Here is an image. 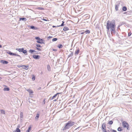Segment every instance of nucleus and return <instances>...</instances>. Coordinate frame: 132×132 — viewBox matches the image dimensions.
Returning <instances> with one entry per match:
<instances>
[{"instance_id": "a211bd4d", "label": "nucleus", "mask_w": 132, "mask_h": 132, "mask_svg": "<svg viewBox=\"0 0 132 132\" xmlns=\"http://www.w3.org/2000/svg\"><path fill=\"white\" fill-rule=\"evenodd\" d=\"M63 46L62 44H60L57 46V47H59V48H62Z\"/></svg>"}, {"instance_id": "e433bc0d", "label": "nucleus", "mask_w": 132, "mask_h": 132, "mask_svg": "<svg viewBox=\"0 0 132 132\" xmlns=\"http://www.w3.org/2000/svg\"><path fill=\"white\" fill-rule=\"evenodd\" d=\"M131 32L130 31V32L128 33V36H130V35H131Z\"/></svg>"}, {"instance_id": "f8f14e48", "label": "nucleus", "mask_w": 132, "mask_h": 132, "mask_svg": "<svg viewBox=\"0 0 132 132\" xmlns=\"http://www.w3.org/2000/svg\"><path fill=\"white\" fill-rule=\"evenodd\" d=\"M27 90L29 93L30 94H32L33 93V92L32 90L30 89H27Z\"/></svg>"}, {"instance_id": "9d476101", "label": "nucleus", "mask_w": 132, "mask_h": 132, "mask_svg": "<svg viewBox=\"0 0 132 132\" xmlns=\"http://www.w3.org/2000/svg\"><path fill=\"white\" fill-rule=\"evenodd\" d=\"M23 68L25 70H27L29 68L28 65H23Z\"/></svg>"}, {"instance_id": "7c9ffc66", "label": "nucleus", "mask_w": 132, "mask_h": 132, "mask_svg": "<svg viewBox=\"0 0 132 132\" xmlns=\"http://www.w3.org/2000/svg\"><path fill=\"white\" fill-rule=\"evenodd\" d=\"M20 20H24L25 21L27 20V19L25 18H20Z\"/></svg>"}, {"instance_id": "2eb2a0df", "label": "nucleus", "mask_w": 132, "mask_h": 132, "mask_svg": "<svg viewBox=\"0 0 132 132\" xmlns=\"http://www.w3.org/2000/svg\"><path fill=\"white\" fill-rule=\"evenodd\" d=\"M60 93H57L56 94H55L54 96H53L51 97V99L52 100L58 94H60Z\"/></svg>"}, {"instance_id": "1a4fd4ad", "label": "nucleus", "mask_w": 132, "mask_h": 132, "mask_svg": "<svg viewBox=\"0 0 132 132\" xmlns=\"http://www.w3.org/2000/svg\"><path fill=\"white\" fill-rule=\"evenodd\" d=\"M33 57L34 59H39L40 57V56L38 55H34L33 56Z\"/></svg>"}, {"instance_id": "5701e85b", "label": "nucleus", "mask_w": 132, "mask_h": 132, "mask_svg": "<svg viewBox=\"0 0 132 132\" xmlns=\"http://www.w3.org/2000/svg\"><path fill=\"white\" fill-rule=\"evenodd\" d=\"M127 9V8L126 7L124 6L123 7L122 10L124 11H126Z\"/></svg>"}, {"instance_id": "ddd939ff", "label": "nucleus", "mask_w": 132, "mask_h": 132, "mask_svg": "<svg viewBox=\"0 0 132 132\" xmlns=\"http://www.w3.org/2000/svg\"><path fill=\"white\" fill-rule=\"evenodd\" d=\"M80 51V50L79 48H78L77 50L75 51V54L76 55H78Z\"/></svg>"}, {"instance_id": "f03ea898", "label": "nucleus", "mask_w": 132, "mask_h": 132, "mask_svg": "<svg viewBox=\"0 0 132 132\" xmlns=\"http://www.w3.org/2000/svg\"><path fill=\"white\" fill-rule=\"evenodd\" d=\"M75 122L71 121H69L67 123L65 124V126L64 127L63 130H66L69 129L70 127L72 126L75 124Z\"/></svg>"}, {"instance_id": "6ab92c4d", "label": "nucleus", "mask_w": 132, "mask_h": 132, "mask_svg": "<svg viewBox=\"0 0 132 132\" xmlns=\"http://www.w3.org/2000/svg\"><path fill=\"white\" fill-rule=\"evenodd\" d=\"M31 127L30 126L29 127L28 129L26 131V132H30L31 130Z\"/></svg>"}, {"instance_id": "2f4dec72", "label": "nucleus", "mask_w": 132, "mask_h": 132, "mask_svg": "<svg viewBox=\"0 0 132 132\" xmlns=\"http://www.w3.org/2000/svg\"><path fill=\"white\" fill-rule=\"evenodd\" d=\"M62 23L61 24V25L60 26H58V27H60V26H64V22L63 21H62Z\"/></svg>"}, {"instance_id": "c03bdc74", "label": "nucleus", "mask_w": 132, "mask_h": 132, "mask_svg": "<svg viewBox=\"0 0 132 132\" xmlns=\"http://www.w3.org/2000/svg\"><path fill=\"white\" fill-rule=\"evenodd\" d=\"M41 87H39V88L38 89H41Z\"/></svg>"}, {"instance_id": "c756f323", "label": "nucleus", "mask_w": 132, "mask_h": 132, "mask_svg": "<svg viewBox=\"0 0 132 132\" xmlns=\"http://www.w3.org/2000/svg\"><path fill=\"white\" fill-rule=\"evenodd\" d=\"M35 76L34 75H33L32 76V80L34 81L35 80Z\"/></svg>"}, {"instance_id": "b1692460", "label": "nucleus", "mask_w": 132, "mask_h": 132, "mask_svg": "<svg viewBox=\"0 0 132 132\" xmlns=\"http://www.w3.org/2000/svg\"><path fill=\"white\" fill-rule=\"evenodd\" d=\"M85 32H86V34H89L90 33V31L89 30H87L85 31Z\"/></svg>"}, {"instance_id": "a878e982", "label": "nucleus", "mask_w": 132, "mask_h": 132, "mask_svg": "<svg viewBox=\"0 0 132 132\" xmlns=\"http://www.w3.org/2000/svg\"><path fill=\"white\" fill-rule=\"evenodd\" d=\"M118 130L119 131H121L122 130V127H119L118 129Z\"/></svg>"}, {"instance_id": "a18cd8bd", "label": "nucleus", "mask_w": 132, "mask_h": 132, "mask_svg": "<svg viewBox=\"0 0 132 132\" xmlns=\"http://www.w3.org/2000/svg\"><path fill=\"white\" fill-rule=\"evenodd\" d=\"M2 47V46L0 45V48H1V47Z\"/></svg>"}, {"instance_id": "4be33fe9", "label": "nucleus", "mask_w": 132, "mask_h": 132, "mask_svg": "<svg viewBox=\"0 0 132 132\" xmlns=\"http://www.w3.org/2000/svg\"><path fill=\"white\" fill-rule=\"evenodd\" d=\"M39 114L38 113H37V114L36 116L35 117V119H38V118H39Z\"/></svg>"}, {"instance_id": "c9c22d12", "label": "nucleus", "mask_w": 132, "mask_h": 132, "mask_svg": "<svg viewBox=\"0 0 132 132\" xmlns=\"http://www.w3.org/2000/svg\"><path fill=\"white\" fill-rule=\"evenodd\" d=\"M23 65H18V67L19 68H20V67H22L23 68Z\"/></svg>"}, {"instance_id": "6e6552de", "label": "nucleus", "mask_w": 132, "mask_h": 132, "mask_svg": "<svg viewBox=\"0 0 132 132\" xmlns=\"http://www.w3.org/2000/svg\"><path fill=\"white\" fill-rule=\"evenodd\" d=\"M120 3H119L115 5V9L116 11L118 10L119 7L120 5Z\"/></svg>"}, {"instance_id": "393cba45", "label": "nucleus", "mask_w": 132, "mask_h": 132, "mask_svg": "<svg viewBox=\"0 0 132 132\" xmlns=\"http://www.w3.org/2000/svg\"><path fill=\"white\" fill-rule=\"evenodd\" d=\"M1 113L2 114H5V111L4 110H1Z\"/></svg>"}, {"instance_id": "58836bf2", "label": "nucleus", "mask_w": 132, "mask_h": 132, "mask_svg": "<svg viewBox=\"0 0 132 132\" xmlns=\"http://www.w3.org/2000/svg\"><path fill=\"white\" fill-rule=\"evenodd\" d=\"M45 100H46L45 99H44L43 101V104H45V102H46Z\"/></svg>"}, {"instance_id": "dca6fc26", "label": "nucleus", "mask_w": 132, "mask_h": 132, "mask_svg": "<svg viewBox=\"0 0 132 132\" xmlns=\"http://www.w3.org/2000/svg\"><path fill=\"white\" fill-rule=\"evenodd\" d=\"M1 61L2 62V63L3 64H7L8 63V62L5 61H4V60H2Z\"/></svg>"}, {"instance_id": "9b49d317", "label": "nucleus", "mask_w": 132, "mask_h": 132, "mask_svg": "<svg viewBox=\"0 0 132 132\" xmlns=\"http://www.w3.org/2000/svg\"><path fill=\"white\" fill-rule=\"evenodd\" d=\"M19 126H18L16 128V130L14 132H21L20 130L19 129Z\"/></svg>"}, {"instance_id": "7ed1b4c3", "label": "nucleus", "mask_w": 132, "mask_h": 132, "mask_svg": "<svg viewBox=\"0 0 132 132\" xmlns=\"http://www.w3.org/2000/svg\"><path fill=\"white\" fill-rule=\"evenodd\" d=\"M35 39L37 40V42L38 43L42 44L44 43L43 42L44 40L43 39H41L38 37H36Z\"/></svg>"}, {"instance_id": "0eeeda50", "label": "nucleus", "mask_w": 132, "mask_h": 132, "mask_svg": "<svg viewBox=\"0 0 132 132\" xmlns=\"http://www.w3.org/2000/svg\"><path fill=\"white\" fill-rule=\"evenodd\" d=\"M7 53L8 54H9L10 55H14V56H16L21 57L20 55H19L18 54H16L14 53H13L12 52H7Z\"/></svg>"}, {"instance_id": "49530a36", "label": "nucleus", "mask_w": 132, "mask_h": 132, "mask_svg": "<svg viewBox=\"0 0 132 132\" xmlns=\"http://www.w3.org/2000/svg\"><path fill=\"white\" fill-rule=\"evenodd\" d=\"M54 101H56V100H54Z\"/></svg>"}, {"instance_id": "f257e3e1", "label": "nucleus", "mask_w": 132, "mask_h": 132, "mask_svg": "<svg viewBox=\"0 0 132 132\" xmlns=\"http://www.w3.org/2000/svg\"><path fill=\"white\" fill-rule=\"evenodd\" d=\"M116 26V23L114 20L111 22L109 20H108L106 22V28L108 31L110 30L112 35L116 33L115 27Z\"/></svg>"}, {"instance_id": "aec40b11", "label": "nucleus", "mask_w": 132, "mask_h": 132, "mask_svg": "<svg viewBox=\"0 0 132 132\" xmlns=\"http://www.w3.org/2000/svg\"><path fill=\"white\" fill-rule=\"evenodd\" d=\"M29 52L30 53H31L32 54L34 52H35V51L33 50H30L29 51Z\"/></svg>"}, {"instance_id": "39448f33", "label": "nucleus", "mask_w": 132, "mask_h": 132, "mask_svg": "<svg viewBox=\"0 0 132 132\" xmlns=\"http://www.w3.org/2000/svg\"><path fill=\"white\" fill-rule=\"evenodd\" d=\"M16 50L19 51V52H22L24 54L27 53V51L26 50H24V48H16Z\"/></svg>"}, {"instance_id": "f3484780", "label": "nucleus", "mask_w": 132, "mask_h": 132, "mask_svg": "<svg viewBox=\"0 0 132 132\" xmlns=\"http://www.w3.org/2000/svg\"><path fill=\"white\" fill-rule=\"evenodd\" d=\"M69 28L67 27H65L64 28L63 30L64 31H66L68 30Z\"/></svg>"}, {"instance_id": "c85d7f7f", "label": "nucleus", "mask_w": 132, "mask_h": 132, "mask_svg": "<svg viewBox=\"0 0 132 132\" xmlns=\"http://www.w3.org/2000/svg\"><path fill=\"white\" fill-rule=\"evenodd\" d=\"M113 123V122L112 121H110L108 122L109 124L110 125H112Z\"/></svg>"}, {"instance_id": "20e7f679", "label": "nucleus", "mask_w": 132, "mask_h": 132, "mask_svg": "<svg viewBox=\"0 0 132 132\" xmlns=\"http://www.w3.org/2000/svg\"><path fill=\"white\" fill-rule=\"evenodd\" d=\"M122 126L124 128H127V129H129V125L125 121H123L122 122Z\"/></svg>"}, {"instance_id": "bb28decb", "label": "nucleus", "mask_w": 132, "mask_h": 132, "mask_svg": "<svg viewBox=\"0 0 132 132\" xmlns=\"http://www.w3.org/2000/svg\"><path fill=\"white\" fill-rule=\"evenodd\" d=\"M37 9H39V10H44V9L43 8L41 7H38L37 8Z\"/></svg>"}, {"instance_id": "ea45409f", "label": "nucleus", "mask_w": 132, "mask_h": 132, "mask_svg": "<svg viewBox=\"0 0 132 132\" xmlns=\"http://www.w3.org/2000/svg\"><path fill=\"white\" fill-rule=\"evenodd\" d=\"M36 48L38 51H41V49H40V48L36 47Z\"/></svg>"}, {"instance_id": "f704fd0d", "label": "nucleus", "mask_w": 132, "mask_h": 132, "mask_svg": "<svg viewBox=\"0 0 132 132\" xmlns=\"http://www.w3.org/2000/svg\"><path fill=\"white\" fill-rule=\"evenodd\" d=\"M36 46L38 47H42V46L39 44H37L36 45Z\"/></svg>"}, {"instance_id": "79ce46f5", "label": "nucleus", "mask_w": 132, "mask_h": 132, "mask_svg": "<svg viewBox=\"0 0 132 132\" xmlns=\"http://www.w3.org/2000/svg\"><path fill=\"white\" fill-rule=\"evenodd\" d=\"M84 33V32H82L81 33V34H83Z\"/></svg>"}, {"instance_id": "423d86ee", "label": "nucleus", "mask_w": 132, "mask_h": 132, "mask_svg": "<svg viewBox=\"0 0 132 132\" xmlns=\"http://www.w3.org/2000/svg\"><path fill=\"white\" fill-rule=\"evenodd\" d=\"M102 129L103 132H107L106 129V124L103 123L102 126Z\"/></svg>"}, {"instance_id": "412c9836", "label": "nucleus", "mask_w": 132, "mask_h": 132, "mask_svg": "<svg viewBox=\"0 0 132 132\" xmlns=\"http://www.w3.org/2000/svg\"><path fill=\"white\" fill-rule=\"evenodd\" d=\"M10 90V89L8 88H5L4 89V90L5 91H9Z\"/></svg>"}, {"instance_id": "de8ad7c7", "label": "nucleus", "mask_w": 132, "mask_h": 132, "mask_svg": "<svg viewBox=\"0 0 132 132\" xmlns=\"http://www.w3.org/2000/svg\"><path fill=\"white\" fill-rule=\"evenodd\" d=\"M53 27H54V26H53Z\"/></svg>"}, {"instance_id": "473e14b6", "label": "nucleus", "mask_w": 132, "mask_h": 132, "mask_svg": "<svg viewBox=\"0 0 132 132\" xmlns=\"http://www.w3.org/2000/svg\"><path fill=\"white\" fill-rule=\"evenodd\" d=\"M57 40V38H54L52 39V41L53 42H54L56 41Z\"/></svg>"}, {"instance_id": "4c0bfd02", "label": "nucleus", "mask_w": 132, "mask_h": 132, "mask_svg": "<svg viewBox=\"0 0 132 132\" xmlns=\"http://www.w3.org/2000/svg\"><path fill=\"white\" fill-rule=\"evenodd\" d=\"M111 132H117V131L114 130H111Z\"/></svg>"}, {"instance_id": "a19ab883", "label": "nucleus", "mask_w": 132, "mask_h": 132, "mask_svg": "<svg viewBox=\"0 0 132 132\" xmlns=\"http://www.w3.org/2000/svg\"><path fill=\"white\" fill-rule=\"evenodd\" d=\"M52 38V37H51V36H49L48 37V38Z\"/></svg>"}, {"instance_id": "37998d69", "label": "nucleus", "mask_w": 132, "mask_h": 132, "mask_svg": "<svg viewBox=\"0 0 132 132\" xmlns=\"http://www.w3.org/2000/svg\"><path fill=\"white\" fill-rule=\"evenodd\" d=\"M53 51H56V50H55V49H53Z\"/></svg>"}, {"instance_id": "cd10ccee", "label": "nucleus", "mask_w": 132, "mask_h": 132, "mask_svg": "<svg viewBox=\"0 0 132 132\" xmlns=\"http://www.w3.org/2000/svg\"><path fill=\"white\" fill-rule=\"evenodd\" d=\"M47 69L48 70H49V71L50 70L51 68H50V65H47Z\"/></svg>"}, {"instance_id": "72a5a7b5", "label": "nucleus", "mask_w": 132, "mask_h": 132, "mask_svg": "<svg viewBox=\"0 0 132 132\" xmlns=\"http://www.w3.org/2000/svg\"><path fill=\"white\" fill-rule=\"evenodd\" d=\"M45 18H46V19H44L42 20H43L44 21H49V20L47 19V18L45 17Z\"/></svg>"}, {"instance_id": "4468645a", "label": "nucleus", "mask_w": 132, "mask_h": 132, "mask_svg": "<svg viewBox=\"0 0 132 132\" xmlns=\"http://www.w3.org/2000/svg\"><path fill=\"white\" fill-rule=\"evenodd\" d=\"M30 28L31 29H33L34 30H37L38 29V28L37 27H35L33 26H31L30 27Z\"/></svg>"}]
</instances>
